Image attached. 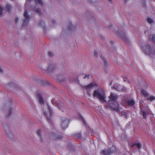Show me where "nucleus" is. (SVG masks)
Here are the masks:
<instances>
[{
    "label": "nucleus",
    "mask_w": 155,
    "mask_h": 155,
    "mask_svg": "<svg viewBox=\"0 0 155 155\" xmlns=\"http://www.w3.org/2000/svg\"><path fill=\"white\" fill-rule=\"evenodd\" d=\"M71 25H72V24H70V25L71 26Z\"/></svg>",
    "instance_id": "45"
},
{
    "label": "nucleus",
    "mask_w": 155,
    "mask_h": 155,
    "mask_svg": "<svg viewBox=\"0 0 155 155\" xmlns=\"http://www.w3.org/2000/svg\"><path fill=\"white\" fill-rule=\"evenodd\" d=\"M139 102L141 110L140 114L143 115L144 118H146L147 117V112L145 106V104H144L143 101L142 100H140Z\"/></svg>",
    "instance_id": "4"
},
{
    "label": "nucleus",
    "mask_w": 155,
    "mask_h": 155,
    "mask_svg": "<svg viewBox=\"0 0 155 155\" xmlns=\"http://www.w3.org/2000/svg\"><path fill=\"white\" fill-rule=\"evenodd\" d=\"M101 59L103 60L104 61L105 63V66H107V61H106L104 57H101Z\"/></svg>",
    "instance_id": "29"
},
{
    "label": "nucleus",
    "mask_w": 155,
    "mask_h": 155,
    "mask_svg": "<svg viewBox=\"0 0 155 155\" xmlns=\"http://www.w3.org/2000/svg\"><path fill=\"white\" fill-rule=\"evenodd\" d=\"M143 51L145 54H149L150 56L155 55V51L149 45H146L145 48H142Z\"/></svg>",
    "instance_id": "3"
},
{
    "label": "nucleus",
    "mask_w": 155,
    "mask_h": 155,
    "mask_svg": "<svg viewBox=\"0 0 155 155\" xmlns=\"http://www.w3.org/2000/svg\"><path fill=\"white\" fill-rule=\"evenodd\" d=\"M94 55L96 58H97L98 57V53L97 51H94Z\"/></svg>",
    "instance_id": "32"
},
{
    "label": "nucleus",
    "mask_w": 155,
    "mask_h": 155,
    "mask_svg": "<svg viewBox=\"0 0 155 155\" xmlns=\"http://www.w3.org/2000/svg\"><path fill=\"white\" fill-rule=\"evenodd\" d=\"M78 138H81V134H79L78 133Z\"/></svg>",
    "instance_id": "38"
},
{
    "label": "nucleus",
    "mask_w": 155,
    "mask_h": 155,
    "mask_svg": "<svg viewBox=\"0 0 155 155\" xmlns=\"http://www.w3.org/2000/svg\"><path fill=\"white\" fill-rule=\"evenodd\" d=\"M13 109L11 107H9L8 110V114L7 115V117H9L12 113Z\"/></svg>",
    "instance_id": "21"
},
{
    "label": "nucleus",
    "mask_w": 155,
    "mask_h": 155,
    "mask_svg": "<svg viewBox=\"0 0 155 155\" xmlns=\"http://www.w3.org/2000/svg\"><path fill=\"white\" fill-rule=\"evenodd\" d=\"M36 3L37 2L40 6H42L43 5V3L42 0H36Z\"/></svg>",
    "instance_id": "23"
},
{
    "label": "nucleus",
    "mask_w": 155,
    "mask_h": 155,
    "mask_svg": "<svg viewBox=\"0 0 155 155\" xmlns=\"http://www.w3.org/2000/svg\"><path fill=\"white\" fill-rule=\"evenodd\" d=\"M93 96L98 98L102 103H107L105 94L103 89L101 88H99L94 90L93 93Z\"/></svg>",
    "instance_id": "2"
},
{
    "label": "nucleus",
    "mask_w": 155,
    "mask_h": 155,
    "mask_svg": "<svg viewBox=\"0 0 155 155\" xmlns=\"http://www.w3.org/2000/svg\"><path fill=\"white\" fill-rule=\"evenodd\" d=\"M55 65L53 63L49 64L48 66L47 71L48 72H52L55 69Z\"/></svg>",
    "instance_id": "11"
},
{
    "label": "nucleus",
    "mask_w": 155,
    "mask_h": 155,
    "mask_svg": "<svg viewBox=\"0 0 155 155\" xmlns=\"http://www.w3.org/2000/svg\"><path fill=\"white\" fill-rule=\"evenodd\" d=\"M19 20L18 18H16L15 19V22L16 23H17L18 21Z\"/></svg>",
    "instance_id": "37"
},
{
    "label": "nucleus",
    "mask_w": 155,
    "mask_h": 155,
    "mask_svg": "<svg viewBox=\"0 0 155 155\" xmlns=\"http://www.w3.org/2000/svg\"><path fill=\"white\" fill-rule=\"evenodd\" d=\"M37 134L39 137L41 141H42L43 139L42 138L41 131V130H39L37 132Z\"/></svg>",
    "instance_id": "16"
},
{
    "label": "nucleus",
    "mask_w": 155,
    "mask_h": 155,
    "mask_svg": "<svg viewBox=\"0 0 155 155\" xmlns=\"http://www.w3.org/2000/svg\"><path fill=\"white\" fill-rule=\"evenodd\" d=\"M36 13H38L39 15H41V10L40 9H37L35 10Z\"/></svg>",
    "instance_id": "28"
},
{
    "label": "nucleus",
    "mask_w": 155,
    "mask_h": 155,
    "mask_svg": "<svg viewBox=\"0 0 155 155\" xmlns=\"http://www.w3.org/2000/svg\"><path fill=\"white\" fill-rule=\"evenodd\" d=\"M118 98V96L117 94L111 93L108 97L109 100L108 101V104L111 110L119 112L120 111L119 105L116 101Z\"/></svg>",
    "instance_id": "1"
},
{
    "label": "nucleus",
    "mask_w": 155,
    "mask_h": 155,
    "mask_svg": "<svg viewBox=\"0 0 155 155\" xmlns=\"http://www.w3.org/2000/svg\"><path fill=\"white\" fill-rule=\"evenodd\" d=\"M51 135L52 137L55 139H60L61 138L60 136L57 134L52 133Z\"/></svg>",
    "instance_id": "15"
},
{
    "label": "nucleus",
    "mask_w": 155,
    "mask_h": 155,
    "mask_svg": "<svg viewBox=\"0 0 155 155\" xmlns=\"http://www.w3.org/2000/svg\"><path fill=\"white\" fill-rule=\"evenodd\" d=\"M11 8V6L10 5H7L5 7V10L7 11H10Z\"/></svg>",
    "instance_id": "26"
},
{
    "label": "nucleus",
    "mask_w": 155,
    "mask_h": 155,
    "mask_svg": "<svg viewBox=\"0 0 155 155\" xmlns=\"http://www.w3.org/2000/svg\"><path fill=\"white\" fill-rule=\"evenodd\" d=\"M147 100H149L151 101L155 99V97L153 96H152L147 98Z\"/></svg>",
    "instance_id": "27"
},
{
    "label": "nucleus",
    "mask_w": 155,
    "mask_h": 155,
    "mask_svg": "<svg viewBox=\"0 0 155 155\" xmlns=\"http://www.w3.org/2000/svg\"><path fill=\"white\" fill-rule=\"evenodd\" d=\"M143 86L145 88H147L148 87L147 84V83H146Z\"/></svg>",
    "instance_id": "36"
},
{
    "label": "nucleus",
    "mask_w": 155,
    "mask_h": 155,
    "mask_svg": "<svg viewBox=\"0 0 155 155\" xmlns=\"http://www.w3.org/2000/svg\"><path fill=\"white\" fill-rule=\"evenodd\" d=\"M118 35L120 36L121 38L124 40L126 41L127 40L125 34L123 32H120Z\"/></svg>",
    "instance_id": "17"
},
{
    "label": "nucleus",
    "mask_w": 155,
    "mask_h": 155,
    "mask_svg": "<svg viewBox=\"0 0 155 155\" xmlns=\"http://www.w3.org/2000/svg\"><path fill=\"white\" fill-rule=\"evenodd\" d=\"M149 39L150 41H154L155 40V35H150L149 36Z\"/></svg>",
    "instance_id": "22"
},
{
    "label": "nucleus",
    "mask_w": 155,
    "mask_h": 155,
    "mask_svg": "<svg viewBox=\"0 0 155 155\" xmlns=\"http://www.w3.org/2000/svg\"><path fill=\"white\" fill-rule=\"evenodd\" d=\"M110 3H112V0H108Z\"/></svg>",
    "instance_id": "42"
},
{
    "label": "nucleus",
    "mask_w": 155,
    "mask_h": 155,
    "mask_svg": "<svg viewBox=\"0 0 155 155\" xmlns=\"http://www.w3.org/2000/svg\"><path fill=\"white\" fill-rule=\"evenodd\" d=\"M120 116L123 117L126 119H127L128 117V114L124 111H123L121 113H120Z\"/></svg>",
    "instance_id": "14"
},
{
    "label": "nucleus",
    "mask_w": 155,
    "mask_h": 155,
    "mask_svg": "<svg viewBox=\"0 0 155 155\" xmlns=\"http://www.w3.org/2000/svg\"><path fill=\"white\" fill-rule=\"evenodd\" d=\"M61 127L63 129H65L68 127V121L64 117L61 118Z\"/></svg>",
    "instance_id": "8"
},
{
    "label": "nucleus",
    "mask_w": 155,
    "mask_h": 155,
    "mask_svg": "<svg viewBox=\"0 0 155 155\" xmlns=\"http://www.w3.org/2000/svg\"><path fill=\"white\" fill-rule=\"evenodd\" d=\"M51 21L52 23L53 24H54L55 22V21L53 20H52Z\"/></svg>",
    "instance_id": "41"
},
{
    "label": "nucleus",
    "mask_w": 155,
    "mask_h": 155,
    "mask_svg": "<svg viewBox=\"0 0 155 155\" xmlns=\"http://www.w3.org/2000/svg\"><path fill=\"white\" fill-rule=\"evenodd\" d=\"M112 88L118 91L125 92L126 91L125 87L119 84L114 85Z\"/></svg>",
    "instance_id": "6"
},
{
    "label": "nucleus",
    "mask_w": 155,
    "mask_h": 155,
    "mask_svg": "<svg viewBox=\"0 0 155 155\" xmlns=\"http://www.w3.org/2000/svg\"><path fill=\"white\" fill-rule=\"evenodd\" d=\"M147 21L150 23H152L153 22V20L151 18H147Z\"/></svg>",
    "instance_id": "30"
},
{
    "label": "nucleus",
    "mask_w": 155,
    "mask_h": 155,
    "mask_svg": "<svg viewBox=\"0 0 155 155\" xmlns=\"http://www.w3.org/2000/svg\"><path fill=\"white\" fill-rule=\"evenodd\" d=\"M44 114L45 117H46V118L47 121L48 122V123H49L50 124H51L52 123V122L51 119V118H49L47 117V114L45 112H44Z\"/></svg>",
    "instance_id": "20"
},
{
    "label": "nucleus",
    "mask_w": 155,
    "mask_h": 155,
    "mask_svg": "<svg viewBox=\"0 0 155 155\" xmlns=\"http://www.w3.org/2000/svg\"><path fill=\"white\" fill-rule=\"evenodd\" d=\"M135 145H136L138 149H140V147H141V145L139 143H137V144H132L131 145V147H133Z\"/></svg>",
    "instance_id": "25"
},
{
    "label": "nucleus",
    "mask_w": 155,
    "mask_h": 155,
    "mask_svg": "<svg viewBox=\"0 0 155 155\" xmlns=\"http://www.w3.org/2000/svg\"><path fill=\"white\" fill-rule=\"evenodd\" d=\"M141 92L143 96L146 97H148L149 96V94L145 90L143 89H142L141 90Z\"/></svg>",
    "instance_id": "19"
},
{
    "label": "nucleus",
    "mask_w": 155,
    "mask_h": 155,
    "mask_svg": "<svg viewBox=\"0 0 155 155\" xmlns=\"http://www.w3.org/2000/svg\"><path fill=\"white\" fill-rule=\"evenodd\" d=\"M127 104L131 106H133L135 104V101L133 99H131L127 101Z\"/></svg>",
    "instance_id": "18"
},
{
    "label": "nucleus",
    "mask_w": 155,
    "mask_h": 155,
    "mask_svg": "<svg viewBox=\"0 0 155 155\" xmlns=\"http://www.w3.org/2000/svg\"><path fill=\"white\" fill-rule=\"evenodd\" d=\"M24 16L25 18L23 23V26H26L28 24V21L30 18L29 16L28 15L27 12L26 11H25Z\"/></svg>",
    "instance_id": "7"
},
{
    "label": "nucleus",
    "mask_w": 155,
    "mask_h": 155,
    "mask_svg": "<svg viewBox=\"0 0 155 155\" xmlns=\"http://www.w3.org/2000/svg\"><path fill=\"white\" fill-rule=\"evenodd\" d=\"M110 149L109 150H103L101 151V153L104 155H110L111 153Z\"/></svg>",
    "instance_id": "13"
},
{
    "label": "nucleus",
    "mask_w": 155,
    "mask_h": 155,
    "mask_svg": "<svg viewBox=\"0 0 155 155\" xmlns=\"http://www.w3.org/2000/svg\"><path fill=\"white\" fill-rule=\"evenodd\" d=\"M3 127L8 136V138L10 139L13 138L14 135L10 130L9 125L7 124H5L3 125Z\"/></svg>",
    "instance_id": "5"
},
{
    "label": "nucleus",
    "mask_w": 155,
    "mask_h": 155,
    "mask_svg": "<svg viewBox=\"0 0 155 155\" xmlns=\"http://www.w3.org/2000/svg\"><path fill=\"white\" fill-rule=\"evenodd\" d=\"M90 75L89 74H86L85 75V76L84 77V79H85L86 78H87V79H89V77Z\"/></svg>",
    "instance_id": "31"
},
{
    "label": "nucleus",
    "mask_w": 155,
    "mask_h": 155,
    "mask_svg": "<svg viewBox=\"0 0 155 155\" xmlns=\"http://www.w3.org/2000/svg\"><path fill=\"white\" fill-rule=\"evenodd\" d=\"M48 54L50 57H52L53 56V54L51 52L49 51L48 52Z\"/></svg>",
    "instance_id": "33"
},
{
    "label": "nucleus",
    "mask_w": 155,
    "mask_h": 155,
    "mask_svg": "<svg viewBox=\"0 0 155 155\" xmlns=\"http://www.w3.org/2000/svg\"><path fill=\"white\" fill-rule=\"evenodd\" d=\"M68 30H70V28H69H69H68Z\"/></svg>",
    "instance_id": "44"
},
{
    "label": "nucleus",
    "mask_w": 155,
    "mask_h": 155,
    "mask_svg": "<svg viewBox=\"0 0 155 155\" xmlns=\"http://www.w3.org/2000/svg\"><path fill=\"white\" fill-rule=\"evenodd\" d=\"M112 84V83H111L110 84V85H111Z\"/></svg>",
    "instance_id": "43"
},
{
    "label": "nucleus",
    "mask_w": 155,
    "mask_h": 155,
    "mask_svg": "<svg viewBox=\"0 0 155 155\" xmlns=\"http://www.w3.org/2000/svg\"><path fill=\"white\" fill-rule=\"evenodd\" d=\"M97 86L96 84L94 83H92L88 85H84L82 86V88L86 90H90L93 87L96 86Z\"/></svg>",
    "instance_id": "9"
},
{
    "label": "nucleus",
    "mask_w": 155,
    "mask_h": 155,
    "mask_svg": "<svg viewBox=\"0 0 155 155\" xmlns=\"http://www.w3.org/2000/svg\"><path fill=\"white\" fill-rule=\"evenodd\" d=\"M48 108L49 112L50 117H51L53 115V112L52 110L51 109V108H50V107L48 105Z\"/></svg>",
    "instance_id": "24"
},
{
    "label": "nucleus",
    "mask_w": 155,
    "mask_h": 155,
    "mask_svg": "<svg viewBox=\"0 0 155 155\" xmlns=\"http://www.w3.org/2000/svg\"><path fill=\"white\" fill-rule=\"evenodd\" d=\"M91 2H94L96 1V0H90Z\"/></svg>",
    "instance_id": "40"
},
{
    "label": "nucleus",
    "mask_w": 155,
    "mask_h": 155,
    "mask_svg": "<svg viewBox=\"0 0 155 155\" xmlns=\"http://www.w3.org/2000/svg\"><path fill=\"white\" fill-rule=\"evenodd\" d=\"M3 73V71L2 69L0 67V73Z\"/></svg>",
    "instance_id": "39"
},
{
    "label": "nucleus",
    "mask_w": 155,
    "mask_h": 155,
    "mask_svg": "<svg viewBox=\"0 0 155 155\" xmlns=\"http://www.w3.org/2000/svg\"><path fill=\"white\" fill-rule=\"evenodd\" d=\"M55 106L58 107L59 109L63 111H64L65 108L64 104L61 102L59 103L58 102L56 101Z\"/></svg>",
    "instance_id": "10"
},
{
    "label": "nucleus",
    "mask_w": 155,
    "mask_h": 155,
    "mask_svg": "<svg viewBox=\"0 0 155 155\" xmlns=\"http://www.w3.org/2000/svg\"><path fill=\"white\" fill-rule=\"evenodd\" d=\"M3 13V9L2 7L0 6V15H2Z\"/></svg>",
    "instance_id": "35"
},
{
    "label": "nucleus",
    "mask_w": 155,
    "mask_h": 155,
    "mask_svg": "<svg viewBox=\"0 0 155 155\" xmlns=\"http://www.w3.org/2000/svg\"><path fill=\"white\" fill-rule=\"evenodd\" d=\"M37 98L38 99L39 103L41 104H43L44 103V100L42 98L41 95L40 94H38L37 96Z\"/></svg>",
    "instance_id": "12"
},
{
    "label": "nucleus",
    "mask_w": 155,
    "mask_h": 155,
    "mask_svg": "<svg viewBox=\"0 0 155 155\" xmlns=\"http://www.w3.org/2000/svg\"><path fill=\"white\" fill-rule=\"evenodd\" d=\"M44 25V22L43 21H41L39 23V25L41 26H43Z\"/></svg>",
    "instance_id": "34"
}]
</instances>
